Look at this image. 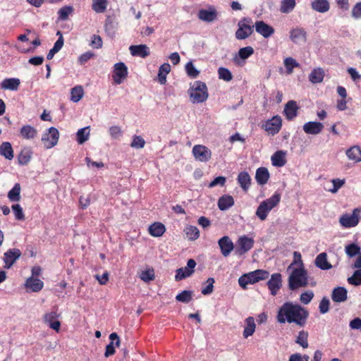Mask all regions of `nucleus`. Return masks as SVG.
I'll return each mask as SVG.
<instances>
[{
    "instance_id": "45",
    "label": "nucleus",
    "mask_w": 361,
    "mask_h": 361,
    "mask_svg": "<svg viewBox=\"0 0 361 361\" xmlns=\"http://www.w3.org/2000/svg\"><path fill=\"white\" fill-rule=\"evenodd\" d=\"M192 290H183L176 296V300L184 303H188L192 299Z\"/></svg>"
},
{
    "instance_id": "42",
    "label": "nucleus",
    "mask_w": 361,
    "mask_h": 361,
    "mask_svg": "<svg viewBox=\"0 0 361 361\" xmlns=\"http://www.w3.org/2000/svg\"><path fill=\"white\" fill-rule=\"evenodd\" d=\"M84 90L82 86H75L71 89V100L73 102H79L83 97Z\"/></svg>"
},
{
    "instance_id": "24",
    "label": "nucleus",
    "mask_w": 361,
    "mask_h": 361,
    "mask_svg": "<svg viewBox=\"0 0 361 361\" xmlns=\"http://www.w3.org/2000/svg\"><path fill=\"white\" fill-rule=\"evenodd\" d=\"M37 134V130L30 125H24L20 129V136L24 140H33Z\"/></svg>"
},
{
    "instance_id": "33",
    "label": "nucleus",
    "mask_w": 361,
    "mask_h": 361,
    "mask_svg": "<svg viewBox=\"0 0 361 361\" xmlns=\"http://www.w3.org/2000/svg\"><path fill=\"white\" fill-rule=\"evenodd\" d=\"M237 180L242 189L247 192L250 188L251 178L249 173L246 171L239 173Z\"/></svg>"
},
{
    "instance_id": "58",
    "label": "nucleus",
    "mask_w": 361,
    "mask_h": 361,
    "mask_svg": "<svg viewBox=\"0 0 361 361\" xmlns=\"http://www.w3.org/2000/svg\"><path fill=\"white\" fill-rule=\"evenodd\" d=\"M145 141L141 136L135 135L133 137L130 146L135 149H142L145 147Z\"/></svg>"
},
{
    "instance_id": "14",
    "label": "nucleus",
    "mask_w": 361,
    "mask_h": 361,
    "mask_svg": "<svg viewBox=\"0 0 361 361\" xmlns=\"http://www.w3.org/2000/svg\"><path fill=\"white\" fill-rule=\"evenodd\" d=\"M59 314L56 311L47 312L44 315V321L48 324L49 327L56 332H59L61 327V322L57 319Z\"/></svg>"
},
{
    "instance_id": "51",
    "label": "nucleus",
    "mask_w": 361,
    "mask_h": 361,
    "mask_svg": "<svg viewBox=\"0 0 361 361\" xmlns=\"http://www.w3.org/2000/svg\"><path fill=\"white\" fill-rule=\"evenodd\" d=\"M308 333L305 331H300L296 339V343L300 345L303 348L308 347Z\"/></svg>"
},
{
    "instance_id": "52",
    "label": "nucleus",
    "mask_w": 361,
    "mask_h": 361,
    "mask_svg": "<svg viewBox=\"0 0 361 361\" xmlns=\"http://www.w3.org/2000/svg\"><path fill=\"white\" fill-rule=\"evenodd\" d=\"M185 71L187 75L191 78H196L200 74V71L196 69L192 61L186 63Z\"/></svg>"
},
{
    "instance_id": "1",
    "label": "nucleus",
    "mask_w": 361,
    "mask_h": 361,
    "mask_svg": "<svg viewBox=\"0 0 361 361\" xmlns=\"http://www.w3.org/2000/svg\"><path fill=\"white\" fill-rule=\"evenodd\" d=\"M309 317V312L298 304L292 302H284L279 309L276 320L279 324H295L300 327L304 326Z\"/></svg>"
},
{
    "instance_id": "38",
    "label": "nucleus",
    "mask_w": 361,
    "mask_h": 361,
    "mask_svg": "<svg viewBox=\"0 0 361 361\" xmlns=\"http://www.w3.org/2000/svg\"><path fill=\"white\" fill-rule=\"evenodd\" d=\"M271 163L274 166L281 167L283 166L286 163L285 153L283 151L276 152L271 158Z\"/></svg>"
},
{
    "instance_id": "44",
    "label": "nucleus",
    "mask_w": 361,
    "mask_h": 361,
    "mask_svg": "<svg viewBox=\"0 0 361 361\" xmlns=\"http://www.w3.org/2000/svg\"><path fill=\"white\" fill-rule=\"evenodd\" d=\"M296 5L295 0H283L281 3L280 11L283 13H289Z\"/></svg>"
},
{
    "instance_id": "27",
    "label": "nucleus",
    "mask_w": 361,
    "mask_h": 361,
    "mask_svg": "<svg viewBox=\"0 0 361 361\" xmlns=\"http://www.w3.org/2000/svg\"><path fill=\"white\" fill-rule=\"evenodd\" d=\"M269 178V173L267 168L259 167L256 171L255 179L259 185H265Z\"/></svg>"
},
{
    "instance_id": "2",
    "label": "nucleus",
    "mask_w": 361,
    "mask_h": 361,
    "mask_svg": "<svg viewBox=\"0 0 361 361\" xmlns=\"http://www.w3.org/2000/svg\"><path fill=\"white\" fill-rule=\"evenodd\" d=\"M280 200L281 195L276 192L271 197L262 201L259 204L256 211V215L260 220L264 221L269 212L278 205Z\"/></svg>"
},
{
    "instance_id": "63",
    "label": "nucleus",
    "mask_w": 361,
    "mask_h": 361,
    "mask_svg": "<svg viewBox=\"0 0 361 361\" xmlns=\"http://www.w3.org/2000/svg\"><path fill=\"white\" fill-rule=\"evenodd\" d=\"M319 312L322 314L326 313L329 310V300L327 298L324 297L319 302Z\"/></svg>"
},
{
    "instance_id": "62",
    "label": "nucleus",
    "mask_w": 361,
    "mask_h": 361,
    "mask_svg": "<svg viewBox=\"0 0 361 361\" xmlns=\"http://www.w3.org/2000/svg\"><path fill=\"white\" fill-rule=\"evenodd\" d=\"M94 56V54L93 52L86 51L79 56L78 62L80 65H83Z\"/></svg>"
},
{
    "instance_id": "34",
    "label": "nucleus",
    "mask_w": 361,
    "mask_h": 361,
    "mask_svg": "<svg viewBox=\"0 0 361 361\" xmlns=\"http://www.w3.org/2000/svg\"><path fill=\"white\" fill-rule=\"evenodd\" d=\"M312 8L319 13L327 12L330 8L328 0H314L311 3Z\"/></svg>"
},
{
    "instance_id": "50",
    "label": "nucleus",
    "mask_w": 361,
    "mask_h": 361,
    "mask_svg": "<svg viewBox=\"0 0 361 361\" xmlns=\"http://www.w3.org/2000/svg\"><path fill=\"white\" fill-rule=\"evenodd\" d=\"M284 66L286 68L287 73L290 74L293 72L294 68H298L300 64L292 57H288L284 60Z\"/></svg>"
},
{
    "instance_id": "11",
    "label": "nucleus",
    "mask_w": 361,
    "mask_h": 361,
    "mask_svg": "<svg viewBox=\"0 0 361 361\" xmlns=\"http://www.w3.org/2000/svg\"><path fill=\"white\" fill-rule=\"evenodd\" d=\"M128 76V68L123 62L114 64L113 71V79L116 84L120 85Z\"/></svg>"
},
{
    "instance_id": "56",
    "label": "nucleus",
    "mask_w": 361,
    "mask_h": 361,
    "mask_svg": "<svg viewBox=\"0 0 361 361\" xmlns=\"http://www.w3.org/2000/svg\"><path fill=\"white\" fill-rule=\"evenodd\" d=\"M345 252L352 257L360 252V247L355 243H351L345 247Z\"/></svg>"
},
{
    "instance_id": "25",
    "label": "nucleus",
    "mask_w": 361,
    "mask_h": 361,
    "mask_svg": "<svg viewBox=\"0 0 361 361\" xmlns=\"http://www.w3.org/2000/svg\"><path fill=\"white\" fill-rule=\"evenodd\" d=\"M348 298V291L344 287L338 286L334 288L331 299L335 302H345Z\"/></svg>"
},
{
    "instance_id": "46",
    "label": "nucleus",
    "mask_w": 361,
    "mask_h": 361,
    "mask_svg": "<svg viewBox=\"0 0 361 361\" xmlns=\"http://www.w3.org/2000/svg\"><path fill=\"white\" fill-rule=\"evenodd\" d=\"M140 278L145 282H149L155 279L154 271L152 268H149L142 271L140 274Z\"/></svg>"
},
{
    "instance_id": "13",
    "label": "nucleus",
    "mask_w": 361,
    "mask_h": 361,
    "mask_svg": "<svg viewBox=\"0 0 361 361\" xmlns=\"http://www.w3.org/2000/svg\"><path fill=\"white\" fill-rule=\"evenodd\" d=\"M307 38V32L302 27H297L290 31V39L295 44L305 43Z\"/></svg>"
},
{
    "instance_id": "29",
    "label": "nucleus",
    "mask_w": 361,
    "mask_h": 361,
    "mask_svg": "<svg viewBox=\"0 0 361 361\" xmlns=\"http://www.w3.org/2000/svg\"><path fill=\"white\" fill-rule=\"evenodd\" d=\"M148 231L153 237H161L165 233L166 228L162 223L155 222L149 226Z\"/></svg>"
},
{
    "instance_id": "60",
    "label": "nucleus",
    "mask_w": 361,
    "mask_h": 361,
    "mask_svg": "<svg viewBox=\"0 0 361 361\" xmlns=\"http://www.w3.org/2000/svg\"><path fill=\"white\" fill-rule=\"evenodd\" d=\"M253 273L257 280V282H259V281L262 280H265L268 279L269 276V271L264 269H257L254 271Z\"/></svg>"
},
{
    "instance_id": "31",
    "label": "nucleus",
    "mask_w": 361,
    "mask_h": 361,
    "mask_svg": "<svg viewBox=\"0 0 361 361\" xmlns=\"http://www.w3.org/2000/svg\"><path fill=\"white\" fill-rule=\"evenodd\" d=\"M0 155L8 160H12L14 157V152L9 142H4L0 145Z\"/></svg>"
},
{
    "instance_id": "43",
    "label": "nucleus",
    "mask_w": 361,
    "mask_h": 361,
    "mask_svg": "<svg viewBox=\"0 0 361 361\" xmlns=\"http://www.w3.org/2000/svg\"><path fill=\"white\" fill-rule=\"evenodd\" d=\"M107 0H92V9L97 13H103L107 8Z\"/></svg>"
},
{
    "instance_id": "30",
    "label": "nucleus",
    "mask_w": 361,
    "mask_h": 361,
    "mask_svg": "<svg viewBox=\"0 0 361 361\" xmlns=\"http://www.w3.org/2000/svg\"><path fill=\"white\" fill-rule=\"evenodd\" d=\"M234 204V199L231 195H225L219 197L218 207L221 211H226Z\"/></svg>"
},
{
    "instance_id": "8",
    "label": "nucleus",
    "mask_w": 361,
    "mask_h": 361,
    "mask_svg": "<svg viewBox=\"0 0 361 361\" xmlns=\"http://www.w3.org/2000/svg\"><path fill=\"white\" fill-rule=\"evenodd\" d=\"M59 138V130L54 127H51L49 128L48 132L42 135V142L46 149H50L57 144Z\"/></svg>"
},
{
    "instance_id": "48",
    "label": "nucleus",
    "mask_w": 361,
    "mask_h": 361,
    "mask_svg": "<svg viewBox=\"0 0 361 361\" xmlns=\"http://www.w3.org/2000/svg\"><path fill=\"white\" fill-rule=\"evenodd\" d=\"M73 7L71 6H65L61 8L59 11V19L61 20H66L68 19L69 15L73 12Z\"/></svg>"
},
{
    "instance_id": "59",
    "label": "nucleus",
    "mask_w": 361,
    "mask_h": 361,
    "mask_svg": "<svg viewBox=\"0 0 361 361\" xmlns=\"http://www.w3.org/2000/svg\"><path fill=\"white\" fill-rule=\"evenodd\" d=\"M314 298V293L312 290H307L302 293L300 296L301 303L304 305L309 304Z\"/></svg>"
},
{
    "instance_id": "61",
    "label": "nucleus",
    "mask_w": 361,
    "mask_h": 361,
    "mask_svg": "<svg viewBox=\"0 0 361 361\" xmlns=\"http://www.w3.org/2000/svg\"><path fill=\"white\" fill-rule=\"evenodd\" d=\"M102 39L99 35H93L92 37L90 45L95 49H100L102 47Z\"/></svg>"
},
{
    "instance_id": "20",
    "label": "nucleus",
    "mask_w": 361,
    "mask_h": 361,
    "mask_svg": "<svg viewBox=\"0 0 361 361\" xmlns=\"http://www.w3.org/2000/svg\"><path fill=\"white\" fill-rule=\"evenodd\" d=\"M20 85V80L17 78H10L3 80L0 88L4 90L17 91Z\"/></svg>"
},
{
    "instance_id": "5",
    "label": "nucleus",
    "mask_w": 361,
    "mask_h": 361,
    "mask_svg": "<svg viewBox=\"0 0 361 361\" xmlns=\"http://www.w3.org/2000/svg\"><path fill=\"white\" fill-rule=\"evenodd\" d=\"M252 21L250 18H243L238 23L235 36L237 39L242 40L247 39L253 33V26L251 25Z\"/></svg>"
},
{
    "instance_id": "26",
    "label": "nucleus",
    "mask_w": 361,
    "mask_h": 361,
    "mask_svg": "<svg viewBox=\"0 0 361 361\" xmlns=\"http://www.w3.org/2000/svg\"><path fill=\"white\" fill-rule=\"evenodd\" d=\"M32 156V151L30 147H24L18 155V164L21 166L27 165Z\"/></svg>"
},
{
    "instance_id": "40",
    "label": "nucleus",
    "mask_w": 361,
    "mask_h": 361,
    "mask_svg": "<svg viewBox=\"0 0 361 361\" xmlns=\"http://www.w3.org/2000/svg\"><path fill=\"white\" fill-rule=\"evenodd\" d=\"M171 71V66L168 63H164L159 68L158 79L159 82L164 85L166 82V75Z\"/></svg>"
},
{
    "instance_id": "17",
    "label": "nucleus",
    "mask_w": 361,
    "mask_h": 361,
    "mask_svg": "<svg viewBox=\"0 0 361 361\" xmlns=\"http://www.w3.org/2000/svg\"><path fill=\"white\" fill-rule=\"evenodd\" d=\"M256 32L265 38L269 37L274 33V29L262 20L257 21L255 24Z\"/></svg>"
},
{
    "instance_id": "23",
    "label": "nucleus",
    "mask_w": 361,
    "mask_h": 361,
    "mask_svg": "<svg viewBox=\"0 0 361 361\" xmlns=\"http://www.w3.org/2000/svg\"><path fill=\"white\" fill-rule=\"evenodd\" d=\"M129 50L134 56L146 58L150 54L149 49L146 44L131 45Z\"/></svg>"
},
{
    "instance_id": "19",
    "label": "nucleus",
    "mask_w": 361,
    "mask_h": 361,
    "mask_svg": "<svg viewBox=\"0 0 361 361\" xmlns=\"http://www.w3.org/2000/svg\"><path fill=\"white\" fill-rule=\"evenodd\" d=\"M21 252L18 249H10L4 253V260L5 268L9 269L13 263L20 257Z\"/></svg>"
},
{
    "instance_id": "55",
    "label": "nucleus",
    "mask_w": 361,
    "mask_h": 361,
    "mask_svg": "<svg viewBox=\"0 0 361 361\" xmlns=\"http://www.w3.org/2000/svg\"><path fill=\"white\" fill-rule=\"evenodd\" d=\"M214 278H209L207 281H206V286L204 287L202 290H201V293L202 294H203L204 295H209L211 294L213 290H214Z\"/></svg>"
},
{
    "instance_id": "15",
    "label": "nucleus",
    "mask_w": 361,
    "mask_h": 361,
    "mask_svg": "<svg viewBox=\"0 0 361 361\" xmlns=\"http://www.w3.org/2000/svg\"><path fill=\"white\" fill-rule=\"evenodd\" d=\"M281 275L279 273H275L271 276V279L267 282V286L272 295H276L282 286Z\"/></svg>"
},
{
    "instance_id": "32",
    "label": "nucleus",
    "mask_w": 361,
    "mask_h": 361,
    "mask_svg": "<svg viewBox=\"0 0 361 361\" xmlns=\"http://www.w3.org/2000/svg\"><path fill=\"white\" fill-rule=\"evenodd\" d=\"M25 286L33 292H39L43 288L44 283L39 279L30 277L26 280Z\"/></svg>"
},
{
    "instance_id": "37",
    "label": "nucleus",
    "mask_w": 361,
    "mask_h": 361,
    "mask_svg": "<svg viewBox=\"0 0 361 361\" xmlns=\"http://www.w3.org/2000/svg\"><path fill=\"white\" fill-rule=\"evenodd\" d=\"M187 238L189 240L194 241L200 237V231L197 227L192 225H188L183 230Z\"/></svg>"
},
{
    "instance_id": "18",
    "label": "nucleus",
    "mask_w": 361,
    "mask_h": 361,
    "mask_svg": "<svg viewBox=\"0 0 361 361\" xmlns=\"http://www.w3.org/2000/svg\"><path fill=\"white\" fill-rule=\"evenodd\" d=\"M197 16L202 21L211 23L216 19L217 12L214 7H210L208 10L200 9Z\"/></svg>"
},
{
    "instance_id": "10",
    "label": "nucleus",
    "mask_w": 361,
    "mask_h": 361,
    "mask_svg": "<svg viewBox=\"0 0 361 361\" xmlns=\"http://www.w3.org/2000/svg\"><path fill=\"white\" fill-rule=\"evenodd\" d=\"M281 126L282 119L279 116H273L262 125L264 130L272 135L277 134L280 131Z\"/></svg>"
},
{
    "instance_id": "47",
    "label": "nucleus",
    "mask_w": 361,
    "mask_h": 361,
    "mask_svg": "<svg viewBox=\"0 0 361 361\" xmlns=\"http://www.w3.org/2000/svg\"><path fill=\"white\" fill-rule=\"evenodd\" d=\"M90 130L88 127L80 128L77 133V142L82 144L89 138Z\"/></svg>"
},
{
    "instance_id": "28",
    "label": "nucleus",
    "mask_w": 361,
    "mask_h": 361,
    "mask_svg": "<svg viewBox=\"0 0 361 361\" xmlns=\"http://www.w3.org/2000/svg\"><path fill=\"white\" fill-rule=\"evenodd\" d=\"M315 265L322 270H329L331 269L332 265L327 260L326 252L319 254L315 259Z\"/></svg>"
},
{
    "instance_id": "16",
    "label": "nucleus",
    "mask_w": 361,
    "mask_h": 361,
    "mask_svg": "<svg viewBox=\"0 0 361 361\" xmlns=\"http://www.w3.org/2000/svg\"><path fill=\"white\" fill-rule=\"evenodd\" d=\"M298 106L297 103L294 100L288 101L284 107L283 114L288 121H292L298 115Z\"/></svg>"
},
{
    "instance_id": "35",
    "label": "nucleus",
    "mask_w": 361,
    "mask_h": 361,
    "mask_svg": "<svg viewBox=\"0 0 361 361\" xmlns=\"http://www.w3.org/2000/svg\"><path fill=\"white\" fill-rule=\"evenodd\" d=\"M324 71L321 68H314L309 75V80L312 83H320L323 81Z\"/></svg>"
},
{
    "instance_id": "4",
    "label": "nucleus",
    "mask_w": 361,
    "mask_h": 361,
    "mask_svg": "<svg viewBox=\"0 0 361 361\" xmlns=\"http://www.w3.org/2000/svg\"><path fill=\"white\" fill-rule=\"evenodd\" d=\"M188 92L192 103H202L209 96L206 84L200 80L195 81Z\"/></svg>"
},
{
    "instance_id": "22",
    "label": "nucleus",
    "mask_w": 361,
    "mask_h": 361,
    "mask_svg": "<svg viewBox=\"0 0 361 361\" xmlns=\"http://www.w3.org/2000/svg\"><path fill=\"white\" fill-rule=\"evenodd\" d=\"M324 128V125L322 123L316 121H309L304 124L303 130L307 134L318 135Z\"/></svg>"
},
{
    "instance_id": "6",
    "label": "nucleus",
    "mask_w": 361,
    "mask_h": 361,
    "mask_svg": "<svg viewBox=\"0 0 361 361\" xmlns=\"http://www.w3.org/2000/svg\"><path fill=\"white\" fill-rule=\"evenodd\" d=\"M361 209L355 208L351 214H344L339 218V223L343 228H353L356 226L360 219Z\"/></svg>"
},
{
    "instance_id": "57",
    "label": "nucleus",
    "mask_w": 361,
    "mask_h": 361,
    "mask_svg": "<svg viewBox=\"0 0 361 361\" xmlns=\"http://www.w3.org/2000/svg\"><path fill=\"white\" fill-rule=\"evenodd\" d=\"M12 209L15 215V218L17 220L19 221H24L25 220V214L23 211V208L21 206L18 204H16L12 205Z\"/></svg>"
},
{
    "instance_id": "64",
    "label": "nucleus",
    "mask_w": 361,
    "mask_h": 361,
    "mask_svg": "<svg viewBox=\"0 0 361 361\" xmlns=\"http://www.w3.org/2000/svg\"><path fill=\"white\" fill-rule=\"evenodd\" d=\"M352 16L355 18H361V2L357 3L352 9Z\"/></svg>"
},
{
    "instance_id": "39",
    "label": "nucleus",
    "mask_w": 361,
    "mask_h": 361,
    "mask_svg": "<svg viewBox=\"0 0 361 361\" xmlns=\"http://www.w3.org/2000/svg\"><path fill=\"white\" fill-rule=\"evenodd\" d=\"M346 155L349 159L355 162L361 161V149L358 146H353L346 151Z\"/></svg>"
},
{
    "instance_id": "21",
    "label": "nucleus",
    "mask_w": 361,
    "mask_h": 361,
    "mask_svg": "<svg viewBox=\"0 0 361 361\" xmlns=\"http://www.w3.org/2000/svg\"><path fill=\"white\" fill-rule=\"evenodd\" d=\"M218 243L221 249V254L224 257H227L233 250V243L228 236L222 237L219 240Z\"/></svg>"
},
{
    "instance_id": "49",
    "label": "nucleus",
    "mask_w": 361,
    "mask_h": 361,
    "mask_svg": "<svg viewBox=\"0 0 361 361\" xmlns=\"http://www.w3.org/2000/svg\"><path fill=\"white\" fill-rule=\"evenodd\" d=\"M218 75L219 79L226 82H230L233 79V75L231 72L226 68H219Z\"/></svg>"
},
{
    "instance_id": "54",
    "label": "nucleus",
    "mask_w": 361,
    "mask_h": 361,
    "mask_svg": "<svg viewBox=\"0 0 361 361\" xmlns=\"http://www.w3.org/2000/svg\"><path fill=\"white\" fill-rule=\"evenodd\" d=\"M254 53V49L252 47L248 46L243 48H241L238 51V56L239 57L245 60L247 58H249L251 55H252Z\"/></svg>"
},
{
    "instance_id": "53",
    "label": "nucleus",
    "mask_w": 361,
    "mask_h": 361,
    "mask_svg": "<svg viewBox=\"0 0 361 361\" xmlns=\"http://www.w3.org/2000/svg\"><path fill=\"white\" fill-rule=\"evenodd\" d=\"M348 282L354 286L361 285V269L356 270L353 276L348 279Z\"/></svg>"
},
{
    "instance_id": "41",
    "label": "nucleus",
    "mask_w": 361,
    "mask_h": 361,
    "mask_svg": "<svg viewBox=\"0 0 361 361\" xmlns=\"http://www.w3.org/2000/svg\"><path fill=\"white\" fill-rule=\"evenodd\" d=\"M20 185L17 183L14 185L13 188L8 192V197L11 202H18L20 200Z\"/></svg>"
},
{
    "instance_id": "3",
    "label": "nucleus",
    "mask_w": 361,
    "mask_h": 361,
    "mask_svg": "<svg viewBox=\"0 0 361 361\" xmlns=\"http://www.w3.org/2000/svg\"><path fill=\"white\" fill-rule=\"evenodd\" d=\"M308 284L307 273L303 268L295 269L288 277V287L294 290Z\"/></svg>"
},
{
    "instance_id": "9",
    "label": "nucleus",
    "mask_w": 361,
    "mask_h": 361,
    "mask_svg": "<svg viewBox=\"0 0 361 361\" xmlns=\"http://www.w3.org/2000/svg\"><path fill=\"white\" fill-rule=\"evenodd\" d=\"M254 240L246 235L240 236L236 243L235 253L241 256L251 250L254 245Z\"/></svg>"
},
{
    "instance_id": "12",
    "label": "nucleus",
    "mask_w": 361,
    "mask_h": 361,
    "mask_svg": "<svg viewBox=\"0 0 361 361\" xmlns=\"http://www.w3.org/2000/svg\"><path fill=\"white\" fill-rule=\"evenodd\" d=\"M196 264V262L193 259H188L187 267H181L176 270V281H178L191 276L194 273V268Z\"/></svg>"
},
{
    "instance_id": "7",
    "label": "nucleus",
    "mask_w": 361,
    "mask_h": 361,
    "mask_svg": "<svg viewBox=\"0 0 361 361\" xmlns=\"http://www.w3.org/2000/svg\"><path fill=\"white\" fill-rule=\"evenodd\" d=\"M195 160L200 162H207L212 158V151L202 145H195L192 149Z\"/></svg>"
},
{
    "instance_id": "36",
    "label": "nucleus",
    "mask_w": 361,
    "mask_h": 361,
    "mask_svg": "<svg viewBox=\"0 0 361 361\" xmlns=\"http://www.w3.org/2000/svg\"><path fill=\"white\" fill-rule=\"evenodd\" d=\"M245 322L246 326L244 329L243 334L244 338H247L255 333L256 325L255 323V319L252 317H248Z\"/></svg>"
}]
</instances>
